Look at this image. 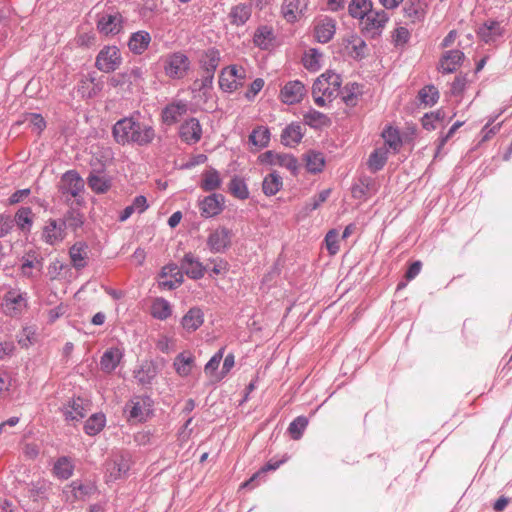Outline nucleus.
I'll use <instances>...</instances> for the list:
<instances>
[{
	"mask_svg": "<svg viewBox=\"0 0 512 512\" xmlns=\"http://www.w3.org/2000/svg\"><path fill=\"white\" fill-rule=\"evenodd\" d=\"M112 134L118 144L133 143L139 146L151 144L156 136L152 126L140 123L131 117L118 120L113 126Z\"/></svg>",
	"mask_w": 512,
	"mask_h": 512,
	"instance_id": "1",
	"label": "nucleus"
},
{
	"mask_svg": "<svg viewBox=\"0 0 512 512\" xmlns=\"http://www.w3.org/2000/svg\"><path fill=\"white\" fill-rule=\"evenodd\" d=\"M340 75L327 71L321 74L313 84L312 97L316 105L323 107L339 94L341 87Z\"/></svg>",
	"mask_w": 512,
	"mask_h": 512,
	"instance_id": "2",
	"label": "nucleus"
},
{
	"mask_svg": "<svg viewBox=\"0 0 512 512\" xmlns=\"http://www.w3.org/2000/svg\"><path fill=\"white\" fill-rule=\"evenodd\" d=\"M163 71L170 79H183L190 70L191 62L181 51L173 52L162 58Z\"/></svg>",
	"mask_w": 512,
	"mask_h": 512,
	"instance_id": "3",
	"label": "nucleus"
},
{
	"mask_svg": "<svg viewBox=\"0 0 512 512\" xmlns=\"http://www.w3.org/2000/svg\"><path fill=\"white\" fill-rule=\"evenodd\" d=\"M246 69L238 65H230L222 69L219 75L220 88L232 93L242 87L246 81Z\"/></svg>",
	"mask_w": 512,
	"mask_h": 512,
	"instance_id": "4",
	"label": "nucleus"
},
{
	"mask_svg": "<svg viewBox=\"0 0 512 512\" xmlns=\"http://www.w3.org/2000/svg\"><path fill=\"white\" fill-rule=\"evenodd\" d=\"M131 464L132 461L129 455H113L105 462V481L109 483L126 477Z\"/></svg>",
	"mask_w": 512,
	"mask_h": 512,
	"instance_id": "5",
	"label": "nucleus"
},
{
	"mask_svg": "<svg viewBox=\"0 0 512 512\" xmlns=\"http://www.w3.org/2000/svg\"><path fill=\"white\" fill-rule=\"evenodd\" d=\"M1 307L6 315L17 317L28 307L27 294L20 289L12 288L5 293Z\"/></svg>",
	"mask_w": 512,
	"mask_h": 512,
	"instance_id": "6",
	"label": "nucleus"
},
{
	"mask_svg": "<svg viewBox=\"0 0 512 512\" xmlns=\"http://www.w3.org/2000/svg\"><path fill=\"white\" fill-rule=\"evenodd\" d=\"M122 63L121 52L117 46H104L96 56L95 66L98 70L110 73L120 67Z\"/></svg>",
	"mask_w": 512,
	"mask_h": 512,
	"instance_id": "7",
	"label": "nucleus"
},
{
	"mask_svg": "<svg viewBox=\"0 0 512 512\" xmlns=\"http://www.w3.org/2000/svg\"><path fill=\"white\" fill-rule=\"evenodd\" d=\"M123 28V16L118 11L104 12L99 16L97 29L106 36L116 35Z\"/></svg>",
	"mask_w": 512,
	"mask_h": 512,
	"instance_id": "8",
	"label": "nucleus"
},
{
	"mask_svg": "<svg viewBox=\"0 0 512 512\" xmlns=\"http://www.w3.org/2000/svg\"><path fill=\"white\" fill-rule=\"evenodd\" d=\"M258 159L263 164L284 167L293 174H296L299 166L297 159L293 155L276 153L274 151H266Z\"/></svg>",
	"mask_w": 512,
	"mask_h": 512,
	"instance_id": "9",
	"label": "nucleus"
},
{
	"mask_svg": "<svg viewBox=\"0 0 512 512\" xmlns=\"http://www.w3.org/2000/svg\"><path fill=\"white\" fill-rule=\"evenodd\" d=\"M307 94L305 85L299 80L287 82L280 90L279 99L287 105L300 103Z\"/></svg>",
	"mask_w": 512,
	"mask_h": 512,
	"instance_id": "10",
	"label": "nucleus"
},
{
	"mask_svg": "<svg viewBox=\"0 0 512 512\" xmlns=\"http://www.w3.org/2000/svg\"><path fill=\"white\" fill-rule=\"evenodd\" d=\"M183 282V272L176 264L164 266L158 277V285L162 289L173 290Z\"/></svg>",
	"mask_w": 512,
	"mask_h": 512,
	"instance_id": "11",
	"label": "nucleus"
},
{
	"mask_svg": "<svg viewBox=\"0 0 512 512\" xmlns=\"http://www.w3.org/2000/svg\"><path fill=\"white\" fill-rule=\"evenodd\" d=\"M231 230L224 226L212 230L207 238V246L213 253L225 251L231 244Z\"/></svg>",
	"mask_w": 512,
	"mask_h": 512,
	"instance_id": "12",
	"label": "nucleus"
},
{
	"mask_svg": "<svg viewBox=\"0 0 512 512\" xmlns=\"http://www.w3.org/2000/svg\"><path fill=\"white\" fill-rule=\"evenodd\" d=\"M66 238V231L61 222L55 219L46 221L42 229V240L49 245H58Z\"/></svg>",
	"mask_w": 512,
	"mask_h": 512,
	"instance_id": "13",
	"label": "nucleus"
},
{
	"mask_svg": "<svg viewBox=\"0 0 512 512\" xmlns=\"http://www.w3.org/2000/svg\"><path fill=\"white\" fill-rule=\"evenodd\" d=\"M151 399L149 397H134L127 404L129 411V420L143 422L147 419L151 409Z\"/></svg>",
	"mask_w": 512,
	"mask_h": 512,
	"instance_id": "14",
	"label": "nucleus"
},
{
	"mask_svg": "<svg viewBox=\"0 0 512 512\" xmlns=\"http://www.w3.org/2000/svg\"><path fill=\"white\" fill-rule=\"evenodd\" d=\"M91 409L89 400L75 398L70 400L63 408L64 416L67 421H80Z\"/></svg>",
	"mask_w": 512,
	"mask_h": 512,
	"instance_id": "15",
	"label": "nucleus"
},
{
	"mask_svg": "<svg viewBox=\"0 0 512 512\" xmlns=\"http://www.w3.org/2000/svg\"><path fill=\"white\" fill-rule=\"evenodd\" d=\"M60 191L64 195L77 197L84 189V181L76 171H67L61 178Z\"/></svg>",
	"mask_w": 512,
	"mask_h": 512,
	"instance_id": "16",
	"label": "nucleus"
},
{
	"mask_svg": "<svg viewBox=\"0 0 512 512\" xmlns=\"http://www.w3.org/2000/svg\"><path fill=\"white\" fill-rule=\"evenodd\" d=\"M428 11V4L424 0H408L403 13L407 23L416 24L423 22Z\"/></svg>",
	"mask_w": 512,
	"mask_h": 512,
	"instance_id": "17",
	"label": "nucleus"
},
{
	"mask_svg": "<svg viewBox=\"0 0 512 512\" xmlns=\"http://www.w3.org/2000/svg\"><path fill=\"white\" fill-rule=\"evenodd\" d=\"M307 6L308 0H284L281 12L287 22L294 23L304 16Z\"/></svg>",
	"mask_w": 512,
	"mask_h": 512,
	"instance_id": "18",
	"label": "nucleus"
},
{
	"mask_svg": "<svg viewBox=\"0 0 512 512\" xmlns=\"http://www.w3.org/2000/svg\"><path fill=\"white\" fill-rule=\"evenodd\" d=\"M181 140L187 144H195L202 137V127L196 118H190L181 124L179 129Z\"/></svg>",
	"mask_w": 512,
	"mask_h": 512,
	"instance_id": "19",
	"label": "nucleus"
},
{
	"mask_svg": "<svg viewBox=\"0 0 512 512\" xmlns=\"http://www.w3.org/2000/svg\"><path fill=\"white\" fill-rule=\"evenodd\" d=\"M224 208V197L221 194H211L199 202L201 215L209 218L220 214Z\"/></svg>",
	"mask_w": 512,
	"mask_h": 512,
	"instance_id": "20",
	"label": "nucleus"
},
{
	"mask_svg": "<svg viewBox=\"0 0 512 512\" xmlns=\"http://www.w3.org/2000/svg\"><path fill=\"white\" fill-rule=\"evenodd\" d=\"M345 52L354 59H361L366 55L367 45L365 41L356 34H349L342 39Z\"/></svg>",
	"mask_w": 512,
	"mask_h": 512,
	"instance_id": "21",
	"label": "nucleus"
},
{
	"mask_svg": "<svg viewBox=\"0 0 512 512\" xmlns=\"http://www.w3.org/2000/svg\"><path fill=\"white\" fill-rule=\"evenodd\" d=\"M181 270L191 279H201L206 271L205 266L191 253L186 254L181 261Z\"/></svg>",
	"mask_w": 512,
	"mask_h": 512,
	"instance_id": "22",
	"label": "nucleus"
},
{
	"mask_svg": "<svg viewBox=\"0 0 512 512\" xmlns=\"http://www.w3.org/2000/svg\"><path fill=\"white\" fill-rule=\"evenodd\" d=\"M251 14L252 9L250 5L239 3L230 8L227 19L232 26L239 27L250 19Z\"/></svg>",
	"mask_w": 512,
	"mask_h": 512,
	"instance_id": "23",
	"label": "nucleus"
},
{
	"mask_svg": "<svg viewBox=\"0 0 512 512\" xmlns=\"http://www.w3.org/2000/svg\"><path fill=\"white\" fill-rule=\"evenodd\" d=\"M69 256L75 269L80 270L84 268L87 265L88 245L83 241L76 242L70 248Z\"/></svg>",
	"mask_w": 512,
	"mask_h": 512,
	"instance_id": "24",
	"label": "nucleus"
},
{
	"mask_svg": "<svg viewBox=\"0 0 512 512\" xmlns=\"http://www.w3.org/2000/svg\"><path fill=\"white\" fill-rule=\"evenodd\" d=\"M204 322V313L202 309L193 307L182 317L181 325L183 329L191 333L202 326Z\"/></svg>",
	"mask_w": 512,
	"mask_h": 512,
	"instance_id": "25",
	"label": "nucleus"
},
{
	"mask_svg": "<svg viewBox=\"0 0 512 512\" xmlns=\"http://www.w3.org/2000/svg\"><path fill=\"white\" fill-rule=\"evenodd\" d=\"M187 112V104L184 102H175L167 105L161 114L163 123L172 125L176 123Z\"/></svg>",
	"mask_w": 512,
	"mask_h": 512,
	"instance_id": "26",
	"label": "nucleus"
},
{
	"mask_svg": "<svg viewBox=\"0 0 512 512\" xmlns=\"http://www.w3.org/2000/svg\"><path fill=\"white\" fill-rule=\"evenodd\" d=\"M195 365V357L191 352H182L178 354L173 362L176 373L181 377H187L191 374Z\"/></svg>",
	"mask_w": 512,
	"mask_h": 512,
	"instance_id": "27",
	"label": "nucleus"
},
{
	"mask_svg": "<svg viewBox=\"0 0 512 512\" xmlns=\"http://www.w3.org/2000/svg\"><path fill=\"white\" fill-rule=\"evenodd\" d=\"M464 58L463 52L459 50H450L446 52L441 60L439 69L443 73H452L458 69Z\"/></svg>",
	"mask_w": 512,
	"mask_h": 512,
	"instance_id": "28",
	"label": "nucleus"
},
{
	"mask_svg": "<svg viewBox=\"0 0 512 512\" xmlns=\"http://www.w3.org/2000/svg\"><path fill=\"white\" fill-rule=\"evenodd\" d=\"M335 34V22L332 19L319 21L314 28V37L319 43L329 42Z\"/></svg>",
	"mask_w": 512,
	"mask_h": 512,
	"instance_id": "29",
	"label": "nucleus"
},
{
	"mask_svg": "<svg viewBox=\"0 0 512 512\" xmlns=\"http://www.w3.org/2000/svg\"><path fill=\"white\" fill-rule=\"evenodd\" d=\"M275 35L273 28L267 25L259 26L253 37L254 44L260 49H269L273 46Z\"/></svg>",
	"mask_w": 512,
	"mask_h": 512,
	"instance_id": "30",
	"label": "nucleus"
},
{
	"mask_svg": "<svg viewBox=\"0 0 512 512\" xmlns=\"http://www.w3.org/2000/svg\"><path fill=\"white\" fill-rule=\"evenodd\" d=\"M151 42V36L147 31H137L130 36L128 47L134 54H142Z\"/></svg>",
	"mask_w": 512,
	"mask_h": 512,
	"instance_id": "31",
	"label": "nucleus"
},
{
	"mask_svg": "<svg viewBox=\"0 0 512 512\" xmlns=\"http://www.w3.org/2000/svg\"><path fill=\"white\" fill-rule=\"evenodd\" d=\"M303 138L302 127L298 123L289 124L281 134V142L285 146L295 147Z\"/></svg>",
	"mask_w": 512,
	"mask_h": 512,
	"instance_id": "32",
	"label": "nucleus"
},
{
	"mask_svg": "<svg viewBox=\"0 0 512 512\" xmlns=\"http://www.w3.org/2000/svg\"><path fill=\"white\" fill-rule=\"evenodd\" d=\"M123 357L122 351L119 348H110L104 352L100 360L101 370L106 373H111L120 363Z\"/></svg>",
	"mask_w": 512,
	"mask_h": 512,
	"instance_id": "33",
	"label": "nucleus"
},
{
	"mask_svg": "<svg viewBox=\"0 0 512 512\" xmlns=\"http://www.w3.org/2000/svg\"><path fill=\"white\" fill-rule=\"evenodd\" d=\"M362 21L366 30H378L385 26L388 21V15L383 10L373 11L370 9Z\"/></svg>",
	"mask_w": 512,
	"mask_h": 512,
	"instance_id": "34",
	"label": "nucleus"
},
{
	"mask_svg": "<svg viewBox=\"0 0 512 512\" xmlns=\"http://www.w3.org/2000/svg\"><path fill=\"white\" fill-rule=\"evenodd\" d=\"M389 153V149L385 146L376 148L368 158V169L371 172H377L381 170L387 162Z\"/></svg>",
	"mask_w": 512,
	"mask_h": 512,
	"instance_id": "35",
	"label": "nucleus"
},
{
	"mask_svg": "<svg viewBox=\"0 0 512 512\" xmlns=\"http://www.w3.org/2000/svg\"><path fill=\"white\" fill-rule=\"evenodd\" d=\"M150 314L158 320H166L172 315V306L164 298L158 297L152 301Z\"/></svg>",
	"mask_w": 512,
	"mask_h": 512,
	"instance_id": "36",
	"label": "nucleus"
},
{
	"mask_svg": "<svg viewBox=\"0 0 512 512\" xmlns=\"http://www.w3.org/2000/svg\"><path fill=\"white\" fill-rule=\"evenodd\" d=\"M302 63L307 70L317 72L322 67L323 54L318 49L309 48L304 52Z\"/></svg>",
	"mask_w": 512,
	"mask_h": 512,
	"instance_id": "37",
	"label": "nucleus"
},
{
	"mask_svg": "<svg viewBox=\"0 0 512 512\" xmlns=\"http://www.w3.org/2000/svg\"><path fill=\"white\" fill-rule=\"evenodd\" d=\"M220 60V51L216 48H210L201 56L200 64L205 72L215 73L220 64Z\"/></svg>",
	"mask_w": 512,
	"mask_h": 512,
	"instance_id": "38",
	"label": "nucleus"
},
{
	"mask_svg": "<svg viewBox=\"0 0 512 512\" xmlns=\"http://www.w3.org/2000/svg\"><path fill=\"white\" fill-rule=\"evenodd\" d=\"M102 90V84L93 77H84L78 85V92L83 98L95 97Z\"/></svg>",
	"mask_w": 512,
	"mask_h": 512,
	"instance_id": "39",
	"label": "nucleus"
},
{
	"mask_svg": "<svg viewBox=\"0 0 512 512\" xmlns=\"http://www.w3.org/2000/svg\"><path fill=\"white\" fill-rule=\"evenodd\" d=\"M305 167L310 173H319L325 166V158L321 152L308 151L304 155Z\"/></svg>",
	"mask_w": 512,
	"mask_h": 512,
	"instance_id": "40",
	"label": "nucleus"
},
{
	"mask_svg": "<svg viewBox=\"0 0 512 512\" xmlns=\"http://www.w3.org/2000/svg\"><path fill=\"white\" fill-rule=\"evenodd\" d=\"M303 121L306 125L314 129L330 125L329 118L325 114L314 109H310L303 115Z\"/></svg>",
	"mask_w": 512,
	"mask_h": 512,
	"instance_id": "41",
	"label": "nucleus"
},
{
	"mask_svg": "<svg viewBox=\"0 0 512 512\" xmlns=\"http://www.w3.org/2000/svg\"><path fill=\"white\" fill-rule=\"evenodd\" d=\"M249 141L257 148H265L270 142V131L265 126H257L249 136Z\"/></svg>",
	"mask_w": 512,
	"mask_h": 512,
	"instance_id": "42",
	"label": "nucleus"
},
{
	"mask_svg": "<svg viewBox=\"0 0 512 512\" xmlns=\"http://www.w3.org/2000/svg\"><path fill=\"white\" fill-rule=\"evenodd\" d=\"M74 465L70 458L60 457L54 464L53 473L60 479H68L72 476Z\"/></svg>",
	"mask_w": 512,
	"mask_h": 512,
	"instance_id": "43",
	"label": "nucleus"
},
{
	"mask_svg": "<svg viewBox=\"0 0 512 512\" xmlns=\"http://www.w3.org/2000/svg\"><path fill=\"white\" fill-rule=\"evenodd\" d=\"M282 185V178L275 172L270 173L263 180V193L267 196H273L280 191Z\"/></svg>",
	"mask_w": 512,
	"mask_h": 512,
	"instance_id": "44",
	"label": "nucleus"
},
{
	"mask_svg": "<svg viewBox=\"0 0 512 512\" xmlns=\"http://www.w3.org/2000/svg\"><path fill=\"white\" fill-rule=\"evenodd\" d=\"M382 137L384 139L382 146L387 147L389 151L393 150V152L396 153L400 149L402 141L398 130L388 127L382 132Z\"/></svg>",
	"mask_w": 512,
	"mask_h": 512,
	"instance_id": "45",
	"label": "nucleus"
},
{
	"mask_svg": "<svg viewBox=\"0 0 512 512\" xmlns=\"http://www.w3.org/2000/svg\"><path fill=\"white\" fill-rule=\"evenodd\" d=\"M106 418L102 413L93 414L85 423L84 430L86 434L94 436L101 432L105 426Z\"/></svg>",
	"mask_w": 512,
	"mask_h": 512,
	"instance_id": "46",
	"label": "nucleus"
},
{
	"mask_svg": "<svg viewBox=\"0 0 512 512\" xmlns=\"http://www.w3.org/2000/svg\"><path fill=\"white\" fill-rule=\"evenodd\" d=\"M16 124H27L29 127H31L33 130H35L37 133H41L45 127L46 122L41 114L37 113H26L22 116V119Z\"/></svg>",
	"mask_w": 512,
	"mask_h": 512,
	"instance_id": "47",
	"label": "nucleus"
},
{
	"mask_svg": "<svg viewBox=\"0 0 512 512\" xmlns=\"http://www.w3.org/2000/svg\"><path fill=\"white\" fill-rule=\"evenodd\" d=\"M502 33L500 24L496 21H488L479 28L478 35L485 41L490 42Z\"/></svg>",
	"mask_w": 512,
	"mask_h": 512,
	"instance_id": "48",
	"label": "nucleus"
},
{
	"mask_svg": "<svg viewBox=\"0 0 512 512\" xmlns=\"http://www.w3.org/2000/svg\"><path fill=\"white\" fill-rule=\"evenodd\" d=\"M371 2L369 0H352L349 4V14L353 18L364 19L371 9Z\"/></svg>",
	"mask_w": 512,
	"mask_h": 512,
	"instance_id": "49",
	"label": "nucleus"
},
{
	"mask_svg": "<svg viewBox=\"0 0 512 512\" xmlns=\"http://www.w3.org/2000/svg\"><path fill=\"white\" fill-rule=\"evenodd\" d=\"M221 179L216 170H208L202 175L201 188L205 191H213L220 187Z\"/></svg>",
	"mask_w": 512,
	"mask_h": 512,
	"instance_id": "50",
	"label": "nucleus"
},
{
	"mask_svg": "<svg viewBox=\"0 0 512 512\" xmlns=\"http://www.w3.org/2000/svg\"><path fill=\"white\" fill-rule=\"evenodd\" d=\"M61 222L64 228H70L72 231L76 232L79 228L84 224V217L81 213L76 211L67 212Z\"/></svg>",
	"mask_w": 512,
	"mask_h": 512,
	"instance_id": "51",
	"label": "nucleus"
},
{
	"mask_svg": "<svg viewBox=\"0 0 512 512\" xmlns=\"http://www.w3.org/2000/svg\"><path fill=\"white\" fill-rule=\"evenodd\" d=\"M71 493L76 499H83L88 495L95 492L94 484L87 482L82 483L80 481H73L70 485Z\"/></svg>",
	"mask_w": 512,
	"mask_h": 512,
	"instance_id": "52",
	"label": "nucleus"
},
{
	"mask_svg": "<svg viewBox=\"0 0 512 512\" xmlns=\"http://www.w3.org/2000/svg\"><path fill=\"white\" fill-rule=\"evenodd\" d=\"M15 222L23 231H29L33 223V213L31 208H20L15 215Z\"/></svg>",
	"mask_w": 512,
	"mask_h": 512,
	"instance_id": "53",
	"label": "nucleus"
},
{
	"mask_svg": "<svg viewBox=\"0 0 512 512\" xmlns=\"http://www.w3.org/2000/svg\"><path fill=\"white\" fill-rule=\"evenodd\" d=\"M418 97L425 106H433L439 99V92L433 85H428L419 91Z\"/></svg>",
	"mask_w": 512,
	"mask_h": 512,
	"instance_id": "54",
	"label": "nucleus"
},
{
	"mask_svg": "<svg viewBox=\"0 0 512 512\" xmlns=\"http://www.w3.org/2000/svg\"><path fill=\"white\" fill-rule=\"evenodd\" d=\"M308 425V419L305 416H298L289 425L288 432L292 439L299 440Z\"/></svg>",
	"mask_w": 512,
	"mask_h": 512,
	"instance_id": "55",
	"label": "nucleus"
},
{
	"mask_svg": "<svg viewBox=\"0 0 512 512\" xmlns=\"http://www.w3.org/2000/svg\"><path fill=\"white\" fill-rule=\"evenodd\" d=\"M88 185L95 193L98 194L107 192L111 187L109 180L100 175H91L88 178Z\"/></svg>",
	"mask_w": 512,
	"mask_h": 512,
	"instance_id": "56",
	"label": "nucleus"
},
{
	"mask_svg": "<svg viewBox=\"0 0 512 512\" xmlns=\"http://www.w3.org/2000/svg\"><path fill=\"white\" fill-rule=\"evenodd\" d=\"M229 190L231 194L239 199H247L249 196V191L246 183L241 178L235 177L229 183Z\"/></svg>",
	"mask_w": 512,
	"mask_h": 512,
	"instance_id": "57",
	"label": "nucleus"
},
{
	"mask_svg": "<svg viewBox=\"0 0 512 512\" xmlns=\"http://www.w3.org/2000/svg\"><path fill=\"white\" fill-rule=\"evenodd\" d=\"M324 243L330 255H336L340 251L339 233L336 229L327 232Z\"/></svg>",
	"mask_w": 512,
	"mask_h": 512,
	"instance_id": "58",
	"label": "nucleus"
},
{
	"mask_svg": "<svg viewBox=\"0 0 512 512\" xmlns=\"http://www.w3.org/2000/svg\"><path fill=\"white\" fill-rule=\"evenodd\" d=\"M224 350H225L224 347L219 349V351L211 357V359L207 362V364L204 367L205 374L210 377H213L214 380H215V377L217 376V375H215V372L217 371V369L220 365V362L223 358Z\"/></svg>",
	"mask_w": 512,
	"mask_h": 512,
	"instance_id": "59",
	"label": "nucleus"
},
{
	"mask_svg": "<svg viewBox=\"0 0 512 512\" xmlns=\"http://www.w3.org/2000/svg\"><path fill=\"white\" fill-rule=\"evenodd\" d=\"M209 262L212 264L210 270L211 276H224L229 272L230 265L225 259L215 258L211 259Z\"/></svg>",
	"mask_w": 512,
	"mask_h": 512,
	"instance_id": "60",
	"label": "nucleus"
},
{
	"mask_svg": "<svg viewBox=\"0 0 512 512\" xmlns=\"http://www.w3.org/2000/svg\"><path fill=\"white\" fill-rule=\"evenodd\" d=\"M23 262L21 265V270L24 275L29 276L31 274L30 270L32 268H36L40 265V261L37 259L35 252H29L25 256H23Z\"/></svg>",
	"mask_w": 512,
	"mask_h": 512,
	"instance_id": "61",
	"label": "nucleus"
},
{
	"mask_svg": "<svg viewBox=\"0 0 512 512\" xmlns=\"http://www.w3.org/2000/svg\"><path fill=\"white\" fill-rule=\"evenodd\" d=\"M330 192V189H325L321 191L318 195L311 198L310 201L306 203L305 210L307 212H310L319 208L320 205L323 204L328 199V197L330 196Z\"/></svg>",
	"mask_w": 512,
	"mask_h": 512,
	"instance_id": "62",
	"label": "nucleus"
},
{
	"mask_svg": "<svg viewBox=\"0 0 512 512\" xmlns=\"http://www.w3.org/2000/svg\"><path fill=\"white\" fill-rule=\"evenodd\" d=\"M283 462H284L283 460L282 461H276V462L269 461L258 472L253 474V476L248 481L244 482L242 484V487L249 486L252 482H254L260 475L264 474L265 472L270 471V470H276Z\"/></svg>",
	"mask_w": 512,
	"mask_h": 512,
	"instance_id": "63",
	"label": "nucleus"
},
{
	"mask_svg": "<svg viewBox=\"0 0 512 512\" xmlns=\"http://www.w3.org/2000/svg\"><path fill=\"white\" fill-rule=\"evenodd\" d=\"M393 41L396 45H404L410 38V33L407 28L399 27L393 32Z\"/></svg>",
	"mask_w": 512,
	"mask_h": 512,
	"instance_id": "64",
	"label": "nucleus"
}]
</instances>
